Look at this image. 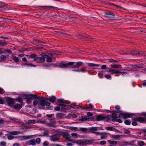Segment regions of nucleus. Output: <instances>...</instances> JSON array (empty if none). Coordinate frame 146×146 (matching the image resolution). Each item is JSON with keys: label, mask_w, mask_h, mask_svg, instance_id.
<instances>
[{"label": "nucleus", "mask_w": 146, "mask_h": 146, "mask_svg": "<svg viewBox=\"0 0 146 146\" xmlns=\"http://www.w3.org/2000/svg\"><path fill=\"white\" fill-rule=\"evenodd\" d=\"M83 63L81 61L75 62H69L67 63H65L62 65L57 66L54 64L55 67H58L61 68H79L82 66Z\"/></svg>", "instance_id": "obj_1"}, {"label": "nucleus", "mask_w": 146, "mask_h": 146, "mask_svg": "<svg viewBox=\"0 0 146 146\" xmlns=\"http://www.w3.org/2000/svg\"><path fill=\"white\" fill-rule=\"evenodd\" d=\"M30 96H31L33 98L35 99H40L39 101V104L42 106H49L50 105V103L46 101V99L47 98H44L42 96L38 97L36 95L34 94H31Z\"/></svg>", "instance_id": "obj_2"}, {"label": "nucleus", "mask_w": 146, "mask_h": 146, "mask_svg": "<svg viewBox=\"0 0 146 146\" xmlns=\"http://www.w3.org/2000/svg\"><path fill=\"white\" fill-rule=\"evenodd\" d=\"M96 119L98 121H101L106 119V121H110V115H109L105 116L100 115L97 116Z\"/></svg>", "instance_id": "obj_3"}, {"label": "nucleus", "mask_w": 146, "mask_h": 146, "mask_svg": "<svg viewBox=\"0 0 146 146\" xmlns=\"http://www.w3.org/2000/svg\"><path fill=\"white\" fill-rule=\"evenodd\" d=\"M94 141V140H80L76 141V143L79 145L88 144V143H92Z\"/></svg>", "instance_id": "obj_4"}, {"label": "nucleus", "mask_w": 146, "mask_h": 146, "mask_svg": "<svg viewBox=\"0 0 146 146\" xmlns=\"http://www.w3.org/2000/svg\"><path fill=\"white\" fill-rule=\"evenodd\" d=\"M120 111L119 112H116V113H120V114L119 116V117H117L120 118L121 117L120 115H122L123 116V118L124 119H126L129 117H132L133 115V114L132 113H120Z\"/></svg>", "instance_id": "obj_5"}, {"label": "nucleus", "mask_w": 146, "mask_h": 146, "mask_svg": "<svg viewBox=\"0 0 146 146\" xmlns=\"http://www.w3.org/2000/svg\"><path fill=\"white\" fill-rule=\"evenodd\" d=\"M28 58L33 59L34 61L37 62H40L39 61H40V57L37 56V55L35 54H32L28 55Z\"/></svg>", "instance_id": "obj_6"}, {"label": "nucleus", "mask_w": 146, "mask_h": 146, "mask_svg": "<svg viewBox=\"0 0 146 146\" xmlns=\"http://www.w3.org/2000/svg\"><path fill=\"white\" fill-rule=\"evenodd\" d=\"M104 14L105 15V17L110 19H113L115 18V14L111 11H106Z\"/></svg>", "instance_id": "obj_7"}, {"label": "nucleus", "mask_w": 146, "mask_h": 146, "mask_svg": "<svg viewBox=\"0 0 146 146\" xmlns=\"http://www.w3.org/2000/svg\"><path fill=\"white\" fill-rule=\"evenodd\" d=\"M60 137L59 133H58L55 134L50 137V140L52 141H58Z\"/></svg>", "instance_id": "obj_8"}, {"label": "nucleus", "mask_w": 146, "mask_h": 146, "mask_svg": "<svg viewBox=\"0 0 146 146\" xmlns=\"http://www.w3.org/2000/svg\"><path fill=\"white\" fill-rule=\"evenodd\" d=\"M50 56L46 54V61L47 62H53L52 58L54 59V61H56L55 58L53 57L54 53H50Z\"/></svg>", "instance_id": "obj_9"}, {"label": "nucleus", "mask_w": 146, "mask_h": 146, "mask_svg": "<svg viewBox=\"0 0 146 146\" xmlns=\"http://www.w3.org/2000/svg\"><path fill=\"white\" fill-rule=\"evenodd\" d=\"M98 130V127H90L89 128L88 133L91 132L98 135L100 134V132H96Z\"/></svg>", "instance_id": "obj_10"}, {"label": "nucleus", "mask_w": 146, "mask_h": 146, "mask_svg": "<svg viewBox=\"0 0 146 146\" xmlns=\"http://www.w3.org/2000/svg\"><path fill=\"white\" fill-rule=\"evenodd\" d=\"M6 101L7 104L9 106H13L14 101L12 99L10 98H6Z\"/></svg>", "instance_id": "obj_11"}, {"label": "nucleus", "mask_w": 146, "mask_h": 146, "mask_svg": "<svg viewBox=\"0 0 146 146\" xmlns=\"http://www.w3.org/2000/svg\"><path fill=\"white\" fill-rule=\"evenodd\" d=\"M31 94L25 95V99L26 100L27 103L28 104H30L32 100V98L33 97L31 96H30V95Z\"/></svg>", "instance_id": "obj_12"}, {"label": "nucleus", "mask_w": 146, "mask_h": 146, "mask_svg": "<svg viewBox=\"0 0 146 146\" xmlns=\"http://www.w3.org/2000/svg\"><path fill=\"white\" fill-rule=\"evenodd\" d=\"M133 120L138 121L140 122H144L145 121L146 119L144 118L141 117H139L136 118H134L132 119Z\"/></svg>", "instance_id": "obj_13"}, {"label": "nucleus", "mask_w": 146, "mask_h": 146, "mask_svg": "<svg viewBox=\"0 0 146 146\" xmlns=\"http://www.w3.org/2000/svg\"><path fill=\"white\" fill-rule=\"evenodd\" d=\"M56 97L54 96H52L51 97H50L46 99V101L49 100L50 102L52 103H54L55 102L56 100Z\"/></svg>", "instance_id": "obj_14"}, {"label": "nucleus", "mask_w": 146, "mask_h": 146, "mask_svg": "<svg viewBox=\"0 0 146 146\" xmlns=\"http://www.w3.org/2000/svg\"><path fill=\"white\" fill-rule=\"evenodd\" d=\"M59 133L60 136L62 135V136L65 137V139H66L67 137L70 136V134L68 133L63 132L62 131L60 132Z\"/></svg>", "instance_id": "obj_15"}, {"label": "nucleus", "mask_w": 146, "mask_h": 146, "mask_svg": "<svg viewBox=\"0 0 146 146\" xmlns=\"http://www.w3.org/2000/svg\"><path fill=\"white\" fill-rule=\"evenodd\" d=\"M79 121H81L82 122H83L86 121H90V119L87 116H84L82 117L81 118L79 119Z\"/></svg>", "instance_id": "obj_16"}, {"label": "nucleus", "mask_w": 146, "mask_h": 146, "mask_svg": "<svg viewBox=\"0 0 146 146\" xmlns=\"http://www.w3.org/2000/svg\"><path fill=\"white\" fill-rule=\"evenodd\" d=\"M22 107V105L19 104H16L14 106V108L16 110H19Z\"/></svg>", "instance_id": "obj_17"}, {"label": "nucleus", "mask_w": 146, "mask_h": 146, "mask_svg": "<svg viewBox=\"0 0 146 146\" xmlns=\"http://www.w3.org/2000/svg\"><path fill=\"white\" fill-rule=\"evenodd\" d=\"M27 144L29 145H36V142L35 140L33 139L27 142Z\"/></svg>", "instance_id": "obj_18"}, {"label": "nucleus", "mask_w": 146, "mask_h": 146, "mask_svg": "<svg viewBox=\"0 0 146 146\" xmlns=\"http://www.w3.org/2000/svg\"><path fill=\"white\" fill-rule=\"evenodd\" d=\"M56 117L58 118H64L65 117V115L63 113H58L56 115Z\"/></svg>", "instance_id": "obj_19"}, {"label": "nucleus", "mask_w": 146, "mask_h": 146, "mask_svg": "<svg viewBox=\"0 0 146 146\" xmlns=\"http://www.w3.org/2000/svg\"><path fill=\"white\" fill-rule=\"evenodd\" d=\"M79 131H81L84 133L88 132L89 130V128H79Z\"/></svg>", "instance_id": "obj_20"}, {"label": "nucleus", "mask_w": 146, "mask_h": 146, "mask_svg": "<svg viewBox=\"0 0 146 146\" xmlns=\"http://www.w3.org/2000/svg\"><path fill=\"white\" fill-rule=\"evenodd\" d=\"M110 120L111 119V118L113 119L112 120V121H114V119L115 120L118 118L116 116V113H112V116H110Z\"/></svg>", "instance_id": "obj_21"}, {"label": "nucleus", "mask_w": 146, "mask_h": 146, "mask_svg": "<svg viewBox=\"0 0 146 146\" xmlns=\"http://www.w3.org/2000/svg\"><path fill=\"white\" fill-rule=\"evenodd\" d=\"M45 56L46 54L42 55L40 57V61H39L40 63H42L45 61L46 58Z\"/></svg>", "instance_id": "obj_22"}, {"label": "nucleus", "mask_w": 146, "mask_h": 146, "mask_svg": "<svg viewBox=\"0 0 146 146\" xmlns=\"http://www.w3.org/2000/svg\"><path fill=\"white\" fill-rule=\"evenodd\" d=\"M68 129L70 130H74L75 131H79V128L75 127H69Z\"/></svg>", "instance_id": "obj_23"}, {"label": "nucleus", "mask_w": 146, "mask_h": 146, "mask_svg": "<svg viewBox=\"0 0 146 146\" xmlns=\"http://www.w3.org/2000/svg\"><path fill=\"white\" fill-rule=\"evenodd\" d=\"M76 36L80 39H84L85 38H88L89 37L84 36L80 34H78L76 35Z\"/></svg>", "instance_id": "obj_24"}, {"label": "nucleus", "mask_w": 146, "mask_h": 146, "mask_svg": "<svg viewBox=\"0 0 146 146\" xmlns=\"http://www.w3.org/2000/svg\"><path fill=\"white\" fill-rule=\"evenodd\" d=\"M9 133L10 134L13 135H15L18 134H20V133L17 132V131H9Z\"/></svg>", "instance_id": "obj_25"}, {"label": "nucleus", "mask_w": 146, "mask_h": 146, "mask_svg": "<svg viewBox=\"0 0 146 146\" xmlns=\"http://www.w3.org/2000/svg\"><path fill=\"white\" fill-rule=\"evenodd\" d=\"M7 42L5 41L0 40V45L1 46H5L6 45Z\"/></svg>", "instance_id": "obj_26"}, {"label": "nucleus", "mask_w": 146, "mask_h": 146, "mask_svg": "<svg viewBox=\"0 0 146 146\" xmlns=\"http://www.w3.org/2000/svg\"><path fill=\"white\" fill-rule=\"evenodd\" d=\"M88 65L89 66L94 67V66H100L99 64H96L92 63H89L88 64Z\"/></svg>", "instance_id": "obj_27"}, {"label": "nucleus", "mask_w": 146, "mask_h": 146, "mask_svg": "<svg viewBox=\"0 0 146 146\" xmlns=\"http://www.w3.org/2000/svg\"><path fill=\"white\" fill-rule=\"evenodd\" d=\"M56 34L58 35H61L62 36H66L67 35H68L64 33H63V32L60 31H57L56 32Z\"/></svg>", "instance_id": "obj_28"}, {"label": "nucleus", "mask_w": 146, "mask_h": 146, "mask_svg": "<svg viewBox=\"0 0 146 146\" xmlns=\"http://www.w3.org/2000/svg\"><path fill=\"white\" fill-rule=\"evenodd\" d=\"M39 8H55L57 9V8L56 7H54L52 6H39L38 7Z\"/></svg>", "instance_id": "obj_29"}, {"label": "nucleus", "mask_w": 146, "mask_h": 146, "mask_svg": "<svg viewBox=\"0 0 146 146\" xmlns=\"http://www.w3.org/2000/svg\"><path fill=\"white\" fill-rule=\"evenodd\" d=\"M121 65L118 64H111V67L114 68H120Z\"/></svg>", "instance_id": "obj_30"}, {"label": "nucleus", "mask_w": 146, "mask_h": 146, "mask_svg": "<svg viewBox=\"0 0 146 146\" xmlns=\"http://www.w3.org/2000/svg\"><path fill=\"white\" fill-rule=\"evenodd\" d=\"M122 136V135H111V137L115 139H118L119 138L120 136Z\"/></svg>", "instance_id": "obj_31"}, {"label": "nucleus", "mask_w": 146, "mask_h": 146, "mask_svg": "<svg viewBox=\"0 0 146 146\" xmlns=\"http://www.w3.org/2000/svg\"><path fill=\"white\" fill-rule=\"evenodd\" d=\"M108 141L111 144L116 145L117 143V142L115 141H111V140H108Z\"/></svg>", "instance_id": "obj_32"}, {"label": "nucleus", "mask_w": 146, "mask_h": 146, "mask_svg": "<svg viewBox=\"0 0 146 146\" xmlns=\"http://www.w3.org/2000/svg\"><path fill=\"white\" fill-rule=\"evenodd\" d=\"M130 54L133 55H137V51H131L130 52Z\"/></svg>", "instance_id": "obj_33"}, {"label": "nucleus", "mask_w": 146, "mask_h": 146, "mask_svg": "<svg viewBox=\"0 0 146 146\" xmlns=\"http://www.w3.org/2000/svg\"><path fill=\"white\" fill-rule=\"evenodd\" d=\"M22 137L23 139L25 140L27 139H29L30 138L29 136H21Z\"/></svg>", "instance_id": "obj_34"}, {"label": "nucleus", "mask_w": 146, "mask_h": 146, "mask_svg": "<svg viewBox=\"0 0 146 146\" xmlns=\"http://www.w3.org/2000/svg\"><path fill=\"white\" fill-rule=\"evenodd\" d=\"M43 134L44 136L46 137L49 136V133L48 131H44L43 132Z\"/></svg>", "instance_id": "obj_35"}, {"label": "nucleus", "mask_w": 146, "mask_h": 146, "mask_svg": "<svg viewBox=\"0 0 146 146\" xmlns=\"http://www.w3.org/2000/svg\"><path fill=\"white\" fill-rule=\"evenodd\" d=\"M104 71H101L99 72L98 75L100 78H102L103 75Z\"/></svg>", "instance_id": "obj_36"}, {"label": "nucleus", "mask_w": 146, "mask_h": 146, "mask_svg": "<svg viewBox=\"0 0 146 146\" xmlns=\"http://www.w3.org/2000/svg\"><path fill=\"white\" fill-rule=\"evenodd\" d=\"M105 129L108 130L110 131H114V128L112 127H106Z\"/></svg>", "instance_id": "obj_37"}, {"label": "nucleus", "mask_w": 146, "mask_h": 146, "mask_svg": "<svg viewBox=\"0 0 146 146\" xmlns=\"http://www.w3.org/2000/svg\"><path fill=\"white\" fill-rule=\"evenodd\" d=\"M13 60H14V62L16 63L18 62L19 61V59L18 58L16 57V56H15L13 57Z\"/></svg>", "instance_id": "obj_38"}, {"label": "nucleus", "mask_w": 146, "mask_h": 146, "mask_svg": "<svg viewBox=\"0 0 146 146\" xmlns=\"http://www.w3.org/2000/svg\"><path fill=\"white\" fill-rule=\"evenodd\" d=\"M124 123L125 124L128 125H130L131 124V122L128 120H125L124 121Z\"/></svg>", "instance_id": "obj_39"}, {"label": "nucleus", "mask_w": 146, "mask_h": 146, "mask_svg": "<svg viewBox=\"0 0 146 146\" xmlns=\"http://www.w3.org/2000/svg\"><path fill=\"white\" fill-rule=\"evenodd\" d=\"M46 125L48 126V127H56V125H53L50 123H47Z\"/></svg>", "instance_id": "obj_40"}, {"label": "nucleus", "mask_w": 146, "mask_h": 146, "mask_svg": "<svg viewBox=\"0 0 146 146\" xmlns=\"http://www.w3.org/2000/svg\"><path fill=\"white\" fill-rule=\"evenodd\" d=\"M14 137L10 135H8L7 138L9 140H12L14 139Z\"/></svg>", "instance_id": "obj_41"}, {"label": "nucleus", "mask_w": 146, "mask_h": 146, "mask_svg": "<svg viewBox=\"0 0 146 146\" xmlns=\"http://www.w3.org/2000/svg\"><path fill=\"white\" fill-rule=\"evenodd\" d=\"M99 135H101L102 136L107 135H108V133H100V132Z\"/></svg>", "instance_id": "obj_42"}, {"label": "nucleus", "mask_w": 146, "mask_h": 146, "mask_svg": "<svg viewBox=\"0 0 146 146\" xmlns=\"http://www.w3.org/2000/svg\"><path fill=\"white\" fill-rule=\"evenodd\" d=\"M5 51L8 53L11 54L12 52L11 50L9 49H6L5 50Z\"/></svg>", "instance_id": "obj_43"}, {"label": "nucleus", "mask_w": 146, "mask_h": 146, "mask_svg": "<svg viewBox=\"0 0 146 146\" xmlns=\"http://www.w3.org/2000/svg\"><path fill=\"white\" fill-rule=\"evenodd\" d=\"M124 132L125 134H129L130 133V131L128 129H126L124 131Z\"/></svg>", "instance_id": "obj_44"}, {"label": "nucleus", "mask_w": 146, "mask_h": 146, "mask_svg": "<svg viewBox=\"0 0 146 146\" xmlns=\"http://www.w3.org/2000/svg\"><path fill=\"white\" fill-rule=\"evenodd\" d=\"M36 141L37 144H39L40 142V139L39 138H37L36 139Z\"/></svg>", "instance_id": "obj_45"}, {"label": "nucleus", "mask_w": 146, "mask_h": 146, "mask_svg": "<svg viewBox=\"0 0 146 146\" xmlns=\"http://www.w3.org/2000/svg\"><path fill=\"white\" fill-rule=\"evenodd\" d=\"M71 135L73 137H75V138H76L78 137V135L76 133H72L71 134Z\"/></svg>", "instance_id": "obj_46"}, {"label": "nucleus", "mask_w": 146, "mask_h": 146, "mask_svg": "<svg viewBox=\"0 0 146 146\" xmlns=\"http://www.w3.org/2000/svg\"><path fill=\"white\" fill-rule=\"evenodd\" d=\"M60 52L59 51H56L53 53H54V55H59L60 54Z\"/></svg>", "instance_id": "obj_47"}, {"label": "nucleus", "mask_w": 146, "mask_h": 146, "mask_svg": "<svg viewBox=\"0 0 146 146\" xmlns=\"http://www.w3.org/2000/svg\"><path fill=\"white\" fill-rule=\"evenodd\" d=\"M38 104V101L36 100H35L33 102V105L35 106H36Z\"/></svg>", "instance_id": "obj_48"}, {"label": "nucleus", "mask_w": 146, "mask_h": 146, "mask_svg": "<svg viewBox=\"0 0 146 146\" xmlns=\"http://www.w3.org/2000/svg\"><path fill=\"white\" fill-rule=\"evenodd\" d=\"M49 145V143L48 141H45L43 143L44 146H46Z\"/></svg>", "instance_id": "obj_49"}, {"label": "nucleus", "mask_w": 146, "mask_h": 146, "mask_svg": "<svg viewBox=\"0 0 146 146\" xmlns=\"http://www.w3.org/2000/svg\"><path fill=\"white\" fill-rule=\"evenodd\" d=\"M135 68H144L142 66H139L137 65H135L134 66Z\"/></svg>", "instance_id": "obj_50"}, {"label": "nucleus", "mask_w": 146, "mask_h": 146, "mask_svg": "<svg viewBox=\"0 0 146 146\" xmlns=\"http://www.w3.org/2000/svg\"><path fill=\"white\" fill-rule=\"evenodd\" d=\"M80 70V71L82 72H88V70H86L84 68L81 69Z\"/></svg>", "instance_id": "obj_51"}, {"label": "nucleus", "mask_w": 146, "mask_h": 146, "mask_svg": "<svg viewBox=\"0 0 146 146\" xmlns=\"http://www.w3.org/2000/svg\"><path fill=\"white\" fill-rule=\"evenodd\" d=\"M105 77L107 79H110L111 78V76L110 75L107 74L105 76Z\"/></svg>", "instance_id": "obj_52"}, {"label": "nucleus", "mask_w": 146, "mask_h": 146, "mask_svg": "<svg viewBox=\"0 0 146 146\" xmlns=\"http://www.w3.org/2000/svg\"><path fill=\"white\" fill-rule=\"evenodd\" d=\"M114 121H116L120 123H121L122 122V121L120 119H116Z\"/></svg>", "instance_id": "obj_53"}, {"label": "nucleus", "mask_w": 146, "mask_h": 146, "mask_svg": "<svg viewBox=\"0 0 146 146\" xmlns=\"http://www.w3.org/2000/svg\"><path fill=\"white\" fill-rule=\"evenodd\" d=\"M0 58L4 60L6 58V56L5 55H2L1 56Z\"/></svg>", "instance_id": "obj_54"}, {"label": "nucleus", "mask_w": 146, "mask_h": 146, "mask_svg": "<svg viewBox=\"0 0 146 146\" xmlns=\"http://www.w3.org/2000/svg\"><path fill=\"white\" fill-rule=\"evenodd\" d=\"M55 110L57 111H60V106H57L55 107Z\"/></svg>", "instance_id": "obj_55"}, {"label": "nucleus", "mask_w": 146, "mask_h": 146, "mask_svg": "<svg viewBox=\"0 0 146 146\" xmlns=\"http://www.w3.org/2000/svg\"><path fill=\"white\" fill-rule=\"evenodd\" d=\"M17 100L19 102L23 103V100L22 98H19Z\"/></svg>", "instance_id": "obj_56"}, {"label": "nucleus", "mask_w": 146, "mask_h": 146, "mask_svg": "<svg viewBox=\"0 0 146 146\" xmlns=\"http://www.w3.org/2000/svg\"><path fill=\"white\" fill-rule=\"evenodd\" d=\"M139 145L141 146H143L144 145V142L143 141H141L139 143Z\"/></svg>", "instance_id": "obj_57"}, {"label": "nucleus", "mask_w": 146, "mask_h": 146, "mask_svg": "<svg viewBox=\"0 0 146 146\" xmlns=\"http://www.w3.org/2000/svg\"><path fill=\"white\" fill-rule=\"evenodd\" d=\"M10 119H11L14 121L15 122H17V119L16 118H13V117H10Z\"/></svg>", "instance_id": "obj_58"}, {"label": "nucleus", "mask_w": 146, "mask_h": 146, "mask_svg": "<svg viewBox=\"0 0 146 146\" xmlns=\"http://www.w3.org/2000/svg\"><path fill=\"white\" fill-rule=\"evenodd\" d=\"M4 100L0 97V104H3L4 103Z\"/></svg>", "instance_id": "obj_59"}, {"label": "nucleus", "mask_w": 146, "mask_h": 146, "mask_svg": "<svg viewBox=\"0 0 146 146\" xmlns=\"http://www.w3.org/2000/svg\"><path fill=\"white\" fill-rule=\"evenodd\" d=\"M113 73H114V74H118L120 72L119 70H113Z\"/></svg>", "instance_id": "obj_60"}, {"label": "nucleus", "mask_w": 146, "mask_h": 146, "mask_svg": "<svg viewBox=\"0 0 146 146\" xmlns=\"http://www.w3.org/2000/svg\"><path fill=\"white\" fill-rule=\"evenodd\" d=\"M100 143L101 145H104L106 144V141H101L100 142Z\"/></svg>", "instance_id": "obj_61"}, {"label": "nucleus", "mask_w": 146, "mask_h": 146, "mask_svg": "<svg viewBox=\"0 0 146 146\" xmlns=\"http://www.w3.org/2000/svg\"><path fill=\"white\" fill-rule=\"evenodd\" d=\"M35 122V121L34 120H29L28 121V123L29 124H30L31 123H34Z\"/></svg>", "instance_id": "obj_62"}, {"label": "nucleus", "mask_w": 146, "mask_h": 146, "mask_svg": "<svg viewBox=\"0 0 146 146\" xmlns=\"http://www.w3.org/2000/svg\"><path fill=\"white\" fill-rule=\"evenodd\" d=\"M66 139L69 141H71L72 140V139L70 137H67Z\"/></svg>", "instance_id": "obj_63"}, {"label": "nucleus", "mask_w": 146, "mask_h": 146, "mask_svg": "<svg viewBox=\"0 0 146 146\" xmlns=\"http://www.w3.org/2000/svg\"><path fill=\"white\" fill-rule=\"evenodd\" d=\"M107 66L106 65H104L101 66V68L102 69H105L106 68Z\"/></svg>", "instance_id": "obj_64"}]
</instances>
